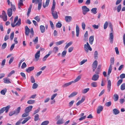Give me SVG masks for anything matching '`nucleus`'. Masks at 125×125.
I'll return each instance as SVG.
<instances>
[{
    "label": "nucleus",
    "instance_id": "nucleus-1",
    "mask_svg": "<svg viewBox=\"0 0 125 125\" xmlns=\"http://www.w3.org/2000/svg\"><path fill=\"white\" fill-rule=\"evenodd\" d=\"M55 3L53 0V4L51 8L52 14L54 19H57L58 18V15L57 12L55 11H54V10L55 7Z\"/></svg>",
    "mask_w": 125,
    "mask_h": 125
},
{
    "label": "nucleus",
    "instance_id": "nucleus-2",
    "mask_svg": "<svg viewBox=\"0 0 125 125\" xmlns=\"http://www.w3.org/2000/svg\"><path fill=\"white\" fill-rule=\"evenodd\" d=\"M18 16H16L14 18L13 23V22H11V25L12 27H14L16 26H20V25L21 21V20L20 19H19L17 22L15 24H14L15 23L16 21H18Z\"/></svg>",
    "mask_w": 125,
    "mask_h": 125
},
{
    "label": "nucleus",
    "instance_id": "nucleus-3",
    "mask_svg": "<svg viewBox=\"0 0 125 125\" xmlns=\"http://www.w3.org/2000/svg\"><path fill=\"white\" fill-rule=\"evenodd\" d=\"M21 109V107H19L16 109V110L12 111L10 112L9 114V116H11L13 115H17L20 113Z\"/></svg>",
    "mask_w": 125,
    "mask_h": 125
},
{
    "label": "nucleus",
    "instance_id": "nucleus-4",
    "mask_svg": "<svg viewBox=\"0 0 125 125\" xmlns=\"http://www.w3.org/2000/svg\"><path fill=\"white\" fill-rule=\"evenodd\" d=\"M84 49L86 53L88 52L89 50L91 51L92 50L88 42H87L86 44H85L84 45Z\"/></svg>",
    "mask_w": 125,
    "mask_h": 125
},
{
    "label": "nucleus",
    "instance_id": "nucleus-5",
    "mask_svg": "<svg viewBox=\"0 0 125 125\" xmlns=\"http://www.w3.org/2000/svg\"><path fill=\"white\" fill-rule=\"evenodd\" d=\"M113 28L111 29L110 33L109 34V39L110 40V43L111 44L113 43V42L114 35L113 34Z\"/></svg>",
    "mask_w": 125,
    "mask_h": 125
},
{
    "label": "nucleus",
    "instance_id": "nucleus-6",
    "mask_svg": "<svg viewBox=\"0 0 125 125\" xmlns=\"http://www.w3.org/2000/svg\"><path fill=\"white\" fill-rule=\"evenodd\" d=\"M82 13L84 15H85L87 13L90 11V9L86 6H83L82 7Z\"/></svg>",
    "mask_w": 125,
    "mask_h": 125
},
{
    "label": "nucleus",
    "instance_id": "nucleus-7",
    "mask_svg": "<svg viewBox=\"0 0 125 125\" xmlns=\"http://www.w3.org/2000/svg\"><path fill=\"white\" fill-rule=\"evenodd\" d=\"M40 51H38L35 54V57L36 61H37L39 59L40 55Z\"/></svg>",
    "mask_w": 125,
    "mask_h": 125
},
{
    "label": "nucleus",
    "instance_id": "nucleus-8",
    "mask_svg": "<svg viewBox=\"0 0 125 125\" xmlns=\"http://www.w3.org/2000/svg\"><path fill=\"white\" fill-rule=\"evenodd\" d=\"M33 106L31 105L27 107L25 110V112L28 113L31 110Z\"/></svg>",
    "mask_w": 125,
    "mask_h": 125
},
{
    "label": "nucleus",
    "instance_id": "nucleus-9",
    "mask_svg": "<svg viewBox=\"0 0 125 125\" xmlns=\"http://www.w3.org/2000/svg\"><path fill=\"white\" fill-rule=\"evenodd\" d=\"M65 19L66 22H69L72 21V18L71 16H66L65 17Z\"/></svg>",
    "mask_w": 125,
    "mask_h": 125
},
{
    "label": "nucleus",
    "instance_id": "nucleus-10",
    "mask_svg": "<svg viewBox=\"0 0 125 125\" xmlns=\"http://www.w3.org/2000/svg\"><path fill=\"white\" fill-rule=\"evenodd\" d=\"M99 77V75L97 74H94L92 78V80L94 81H96L98 80Z\"/></svg>",
    "mask_w": 125,
    "mask_h": 125
},
{
    "label": "nucleus",
    "instance_id": "nucleus-11",
    "mask_svg": "<svg viewBox=\"0 0 125 125\" xmlns=\"http://www.w3.org/2000/svg\"><path fill=\"white\" fill-rule=\"evenodd\" d=\"M30 29L28 28L27 26H25V33L26 35L28 36L29 32H30Z\"/></svg>",
    "mask_w": 125,
    "mask_h": 125
},
{
    "label": "nucleus",
    "instance_id": "nucleus-12",
    "mask_svg": "<svg viewBox=\"0 0 125 125\" xmlns=\"http://www.w3.org/2000/svg\"><path fill=\"white\" fill-rule=\"evenodd\" d=\"M111 86V82L110 80H109L107 84V91L109 92L110 90Z\"/></svg>",
    "mask_w": 125,
    "mask_h": 125
},
{
    "label": "nucleus",
    "instance_id": "nucleus-13",
    "mask_svg": "<svg viewBox=\"0 0 125 125\" xmlns=\"http://www.w3.org/2000/svg\"><path fill=\"white\" fill-rule=\"evenodd\" d=\"M103 108V107L101 105L99 106L97 108V113L99 114L102 111Z\"/></svg>",
    "mask_w": 125,
    "mask_h": 125
},
{
    "label": "nucleus",
    "instance_id": "nucleus-14",
    "mask_svg": "<svg viewBox=\"0 0 125 125\" xmlns=\"http://www.w3.org/2000/svg\"><path fill=\"white\" fill-rule=\"evenodd\" d=\"M80 30L79 27L77 25H76V36L77 37H78L79 33Z\"/></svg>",
    "mask_w": 125,
    "mask_h": 125
},
{
    "label": "nucleus",
    "instance_id": "nucleus-15",
    "mask_svg": "<svg viewBox=\"0 0 125 125\" xmlns=\"http://www.w3.org/2000/svg\"><path fill=\"white\" fill-rule=\"evenodd\" d=\"M94 36H90L89 39V42L92 45L93 44V42L94 41Z\"/></svg>",
    "mask_w": 125,
    "mask_h": 125
},
{
    "label": "nucleus",
    "instance_id": "nucleus-16",
    "mask_svg": "<svg viewBox=\"0 0 125 125\" xmlns=\"http://www.w3.org/2000/svg\"><path fill=\"white\" fill-rule=\"evenodd\" d=\"M3 82L4 83H11V82L10 81V79L7 78H4L3 79Z\"/></svg>",
    "mask_w": 125,
    "mask_h": 125
},
{
    "label": "nucleus",
    "instance_id": "nucleus-17",
    "mask_svg": "<svg viewBox=\"0 0 125 125\" xmlns=\"http://www.w3.org/2000/svg\"><path fill=\"white\" fill-rule=\"evenodd\" d=\"M7 14L9 17H10L12 14V11L11 9H8L7 10Z\"/></svg>",
    "mask_w": 125,
    "mask_h": 125
},
{
    "label": "nucleus",
    "instance_id": "nucleus-18",
    "mask_svg": "<svg viewBox=\"0 0 125 125\" xmlns=\"http://www.w3.org/2000/svg\"><path fill=\"white\" fill-rule=\"evenodd\" d=\"M40 29L42 33H43L45 32V28L44 26L41 25L40 26Z\"/></svg>",
    "mask_w": 125,
    "mask_h": 125
},
{
    "label": "nucleus",
    "instance_id": "nucleus-19",
    "mask_svg": "<svg viewBox=\"0 0 125 125\" xmlns=\"http://www.w3.org/2000/svg\"><path fill=\"white\" fill-rule=\"evenodd\" d=\"M113 97V99L115 102L117 101L118 99L119 96L118 94H114Z\"/></svg>",
    "mask_w": 125,
    "mask_h": 125
},
{
    "label": "nucleus",
    "instance_id": "nucleus-20",
    "mask_svg": "<svg viewBox=\"0 0 125 125\" xmlns=\"http://www.w3.org/2000/svg\"><path fill=\"white\" fill-rule=\"evenodd\" d=\"M50 1V0H46L45 4L44 3L43 4V6L44 8H45L46 7L48 6Z\"/></svg>",
    "mask_w": 125,
    "mask_h": 125
},
{
    "label": "nucleus",
    "instance_id": "nucleus-21",
    "mask_svg": "<svg viewBox=\"0 0 125 125\" xmlns=\"http://www.w3.org/2000/svg\"><path fill=\"white\" fill-rule=\"evenodd\" d=\"M32 4H31L30 6L28 9L27 14V16L28 17L29 16V14L31 12V10L32 8Z\"/></svg>",
    "mask_w": 125,
    "mask_h": 125
},
{
    "label": "nucleus",
    "instance_id": "nucleus-22",
    "mask_svg": "<svg viewBox=\"0 0 125 125\" xmlns=\"http://www.w3.org/2000/svg\"><path fill=\"white\" fill-rule=\"evenodd\" d=\"M81 75H78L76 78V79L74 80L73 81H72L73 82V83H75L77 82L80 79H81Z\"/></svg>",
    "mask_w": 125,
    "mask_h": 125
},
{
    "label": "nucleus",
    "instance_id": "nucleus-23",
    "mask_svg": "<svg viewBox=\"0 0 125 125\" xmlns=\"http://www.w3.org/2000/svg\"><path fill=\"white\" fill-rule=\"evenodd\" d=\"M113 113L115 115L119 114L120 112L116 108H115L113 110Z\"/></svg>",
    "mask_w": 125,
    "mask_h": 125
},
{
    "label": "nucleus",
    "instance_id": "nucleus-24",
    "mask_svg": "<svg viewBox=\"0 0 125 125\" xmlns=\"http://www.w3.org/2000/svg\"><path fill=\"white\" fill-rule=\"evenodd\" d=\"M73 83V82L71 81L69 83H65L63 84L62 86L63 87H65L71 84L72 83Z\"/></svg>",
    "mask_w": 125,
    "mask_h": 125
},
{
    "label": "nucleus",
    "instance_id": "nucleus-25",
    "mask_svg": "<svg viewBox=\"0 0 125 125\" xmlns=\"http://www.w3.org/2000/svg\"><path fill=\"white\" fill-rule=\"evenodd\" d=\"M34 69V66L30 67L26 69V71L28 72H30L33 70Z\"/></svg>",
    "mask_w": 125,
    "mask_h": 125
},
{
    "label": "nucleus",
    "instance_id": "nucleus-26",
    "mask_svg": "<svg viewBox=\"0 0 125 125\" xmlns=\"http://www.w3.org/2000/svg\"><path fill=\"white\" fill-rule=\"evenodd\" d=\"M97 9L96 8H93L91 10V12L92 13H93L94 14H95L97 13Z\"/></svg>",
    "mask_w": 125,
    "mask_h": 125
},
{
    "label": "nucleus",
    "instance_id": "nucleus-27",
    "mask_svg": "<svg viewBox=\"0 0 125 125\" xmlns=\"http://www.w3.org/2000/svg\"><path fill=\"white\" fill-rule=\"evenodd\" d=\"M90 90V89L89 88H85L82 90V93L85 94L86 93Z\"/></svg>",
    "mask_w": 125,
    "mask_h": 125
},
{
    "label": "nucleus",
    "instance_id": "nucleus-28",
    "mask_svg": "<svg viewBox=\"0 0 125 125\" xmlns=\"http://www.w3.org/2000/svg\"><path fill=\"white\" fill-rule=\"evenodd\" d=\"M97 64L98 63L97 61L96 60H95V61H94L92 65L93 67L96 68V67L97 65Z\"/></svg>",
    "mask_w": 125,
    "mask_h": 125
},
{
    "label": "nucleus",
    "instance_id": "nucleus-29",
    "mask_svg": "<svg viewBox=\"0 0 125 125\" xmlns=\"http://www.w3.org/2000/svg\"><path fill=\"white\" fill-rule=\"evenodd\" d=\"M84 36V40L85 41H86L88 37V32L87 31L85 32Z\"/></svg>",
    "mask_w": 125,
    "mask_h": 125
},
{
    "label": "nucleus",
    "instance_id": "nucleus-30",
    "mask_svg": "<svg viewBox=\"0 0 125 125\" xmlns=\"http://www.w3.org/2000/svg\"><path fill=\"white\" fill-rule=\"evenodd\" d=\"M77 94V92H73L69 96V97L70 98L73 97L76 95Z\"/></svg>",
    "mask_w": 125,
    "mask_h": 125
},
{
    "label": "nucleus",
    "instance_id": "nucleus-31",
    "mask_svg": "<svg viewBox=\"0 0 125 125\" xmlns=\"http://www.w3.org/2000/svg\"><path fill=\"white\" fill-rule=\"evenodd\" d=\"M112 69V64H110V66L109 67L108 71V75H109L110 73H111Z\"/></svg>",
    "mask_w": 125,
    "mask_h": 125
},
{
    "label": "nucleus",
    "instance_id": "nucleus-32",
    "mask_svg": "<svg viewBox=\"0 0 125 125\" xmlns=\"http://www.w3.org/2000/svg\"><path fill=\"white\" fill-rule=\"evenodd\" d=\"M73 42H70L68 43L65 46L64 48L65 49H67L72 44Z\"/></svg>",
    "mask_w": 125,
    "mask_h": 125
},
{
    "label": "nucleus",
    "instance_id": "nucleus-33",
    "mask_svg": "<svg viewBox=\"0 0 125 125\" xmlns=\"http://www.w3.org/2000/svg\"><path fill=\"white\" fill-rule=\"evenodd\" d=\"M91 85L93 87H96L97 86V83L96 82H94L92 83L91 84Z\"/></svg>",
    "mask_w": 125,
    "mask_h": 125
},
{
    "label": "nucleus",
    "instance_id": "nucleus-34",
    "mask_svg": "<svg viewBox=\"0 0 125 125\" xmlns=\"http://www.w3.org/2000/svg\"><path fill=\"white\" fill-rule=\"evenodd\" d=\"M10 107V106L9 105L6 107H3V108H4V111L5 110V112L6 113L8 112Z\"/></svg>",
    "mask_w": 125,
    "mask_h": 125
},
{
    "label": "nucleus",
    "instance_id": "nucleus-35",
    "mask_svg": "<svg viewBox=\"0 0 125 125\" xmlns=\"http://www.w3.org/2000/svg\"><path fill=\"white\" fill-rule=\"evenodd\" d=\"M63 121L62 119H61V120H58L57 123L56 124L58 125H60L63 124Z\"/></svg>",
    "mask_w": 125,
    "mask_h": 125
},
{
    "label": "nucleus",
    "instance_id": "nucleus-36",
    "mask_svg": "<svg viewBox=\"0 0 125 125\" xmlns=\"http://www.w3.org/2000/svg\"><path fill=\"white\" fill-rule=\"evenodd\" d=\"M30 33L31 34L30 35V37L31 38L33 37L34 35V31L32 28H31V29Z\"/></svg>",
    "mask_w": 125,
    "mask_h": 125
},
{
    "label": "nucleus",
    "instance_id": "nucleus-37",
    "mask_svg": "<svg viewBox=\"0 0 125 125\" xmlns=\"http://www.w3.org/2000/svg\"><path fill=\"white\" fill-rule=\"evenodd\" d=\"M11 8L10 9H11L12 10H13V11H15L16 9L15 6L11 4Z\"/></svg>",
    "mask_w": 125,
    "mask_h": 125
},
{
    "label": "nucleus",
    "instance_id": "nucleus-38",
    "mask_svg": "<svg viewBox=\"0 0 125 125\" xmlns=\"http://www.w3.org/2000/svg\"><path fill=\"white\" fill-rule=\"evenodd\" d=\"M39 118V116L38 114H36L34 116V121H36L38 120Z\"/></svg>",
    "mask_w": 125,
    "mask_h": 125
},
{
    "label": "nucleus",
    "instance_id": "nucleus-39",
    "mask_svg": "<svg viewBox=\"0 0 125 125\" xmlns=\"http://www.w3.org/2000/svg\"><path fill=\"white\" fill-rule=\"evenodd\" d=\"M7 90L5 88L3 90H2L0 92L1 94L2 95H4L7 92Z\"/></svg>",
    "mask_w": 125,
    "mask_h": 125
},
{
    "label": "nucleus",
    "instance_id": "nucleus-40",
    "mask_svg": "<svg viewBox=\"0 0 125 125\" xmlns=\"http://www.w3.org/2000/svg\"><path fill=\"white\" fill-rule=\"evenodd\" d=\"M64 42V40H62L56 42V45L58 46L62 43Z\"/></svg>",
    "mask_w": 125,
    "mask_h": 125
},
{
    "label": "nucleus",
    "instance_id": "nucleus-41",
    "mask_svg": "<svg viewBox=\"0 0 125 125\" xmlns=\"http://www.w3.org/2000/svg\"><path fill=\"white\" fill-rule=\"evenodd\" d=\"M49 123L48 121H46L43 122L41 124V125H47Z\"/></svg>",
    "mask_w": 125,
    "mask_h": 125
},
{
    "label": "nucleus",
    "instance_id": "nucleus-42",
    "mask_svg": "<svg viewBox=\"0 0 125 125\" xmlns=\"http://www.w3.org/2000/svg\"><path fill=\"white\" fill-rule=\"evenodd\" d=\"M50 54L49 53H48L43 58L42 60L43 61H45L47 58L50 56Z\"/></svg>",
    "mask_w": 125,
    "mask_h": 125
},
{
    "label": "nucleus",
    "instance_id": "nucleus-43",
    "mask_svg": "<svg viewBox=\"0 0 125 125\" xmlns=\"http://www.w3.org/2000/svg\"><path fill=\"white\" fill-rule=\"evenodd\" d=\"M58 50V47L56 46L54 47L53 48V51L55 53L57 52Z\"/></svg>",
    "mask_w": 125,
    "mask_h": 125
},
{
    "label": "nucleus",
    "instance_id": "nucleus-44",
    "mask_svg": "<svg viewBox=\"0 0 125 125\" xmlns=\"http://www.w3.org/2000/svg\"><path fill=\"white\" fill-rule=\"evenodd\" d=\"M23 2H21V1H20L19 2L18 4V6L19 8L20 9L21 8V6L23 5Z\"/></svg>",
    "mask_w": 125,
    "mask_h": 125
},
{
    "label": "nucleus",
    "instance_id": "nucleus-45",
    "mask_svg": "<svg viewBox=\"0 0 125 125\" xmlns=\"http://www.w3.org/2000/svg\"><path fill=\"white\" fill-rule=\"evenodd\" d=\"M62 26V24L61 22H58L56 25V27L57 28H60Z\"/></svg>",
    "mask_w": 125,
    "mask_h": 125
},
{
    "label": "nucleus",
    "instance_id": "nucleus-46",
    "mask_svg": "<svg viewBox=\"0 0 125 125\" xmlns=\"http://www.w3.org/2000/svg\"><path fill=\"white\" fill-rule=\"evenodd\" d=\"M35 102L34 100H29L27 101V103L29 104H32L34 103Z\"/></svg>",
    "mask_w": 125,
    "mask_h": 125
},
{
    "label": "nucleus",
    "instance_id": "nucleus-47",
    "mask_svg": "<svg viewBox=\"0 0 125 125\" xmlns=\"http://www.w3.org/2000/svg\"><path fill=\"white\" fill-rule=\"evenodd\" d=\"M114 61H115L114 58V57L111 58L110 60V62H111L110 64H112H112L113 65L114 63Z\"/></svg>",
    "mask_w": 125,
    "mask_h": 125
},
{
    "label": "nucleus",
    "instance_id": "nucleus-48",
    "mask_svg": "<svg viewBox=\"0 0 125 125\" xmlns=\"http://www.w3.org/2000/svg\"><path fill=\"white\" fill-rule=\"evenodd\" d=\"M121 89L122 90H123L125 89V83H123L121 85Z\"/></svg>",
    "mask_w": 125,
    "mask_h": 125
},
{
    "label": "nucleus",
    "instance_id": "nucleus-49",
    "mask_svg": "<svg viewBox=\"0 0 125 125\" xmlns=\"http://www.w3.org/2000/svg\"><path fill=\"white\" fill-rule=\"evenodd\" d=\"M111 101H109L108 102H106L105 104V105L109 107L111 106Z\"/></svg>",
    "mask_w": 125,
    "mask_h": 125
},
{
    "label": "nucleus",
    "instance_id": "nucleus-50",
    "mask_svg": "<svg viewBox=\"0 0 125 125\" xmlns=\"http://www.w3.org/2000/svg\"><path fill=\"white\" fill-rule=\"evenodd\" d=\"M15 73V71L12 70L11 71L8 75V77H10L12 74L14 73Z\"/></svg>",
    "mask_w": 125,
    "mask_h": 125
},
{
    "label": "nucleus",
    "instance_id": "nucleus-51",
    "mask_svg": "<svg viewBox=\"0 0 125 125\" xmlns=\"http://www.w3.org/2000/svg\"><path fill=\"white\" fill-rule=\"evenodd\" d=\"M108 22L107 21H106L105 22L104 24V29H106L108 25Z\"/></svg>",
    "mask_w": 125,
    "mask_h": 125
},
{
    "label": "nucleus",
    "instance_id": "nucleus-52",
    "mask_svg": "<svg viewBox=\"0 0 125 125\" xmlns=\"http://www.w3.org/2000/svg\"><path fill=\"white\" fill-rule=\"evenodd\" d=\"M121 8V4L119 5L117 7V11L118 12H119Z\"/></svg>",
    "mask_w": 125,
    "mask_h": 125
},
{
    "label": "nucleus",
    "instance_id": "nucleus-53",
    "mask_svg": "<svg viewBox=\"0 0 125 125\" xmlns=\"http://www.w3.org/2000/svg\"><path fill=\"white\" fill-rule=\"evenodd\" d=\"M98 54L97 51H95L94 54V57L95 58H97L98 57Z\"/></svg>",
    "mask_w": 125,
    "mask_h": 125
},
{
    "label": "nucleus",
    "instance_id": "nucleus-54",
    "mask_svg": "<svg viewBox=\"0 0 125 125\" xmlns=\"http://www.w3.org/2000/svg\"><path fill=\"white\" fill-rule=\"evenodd\" d=\"M123 82V80L121 79L118 81L117 83V85L119 86Z\"/></svg>",
    "mask_w": 125,
    "mask_h": 125
},
{
    "label": "nucleus",
    "instance_id": "nucleus-55",
    "mask_svg": "<svg viewBox=\"0 0 125 125\" xmlns=\"http://www.w3.org/2000/svg\"><path fill=\"white\" fill-rule=\"evenodd\" d=\"M7 46V43H4L1 46V48L2 49H5Z\"/></svg>",
    "mask_w": 125,
    "mask_h": 125
},
{
    "label": "nucleus",
    "instance_id": "nucleus-56",
    "mask_svg": "<svg viewBox=\"0 0 125 125\" xmlns=\"http://www.w3.org/2000/svg\"><path fill=\"white\" fill-rule=\"evenodd\" d=\"M29 115V114L27 112H25L22 115V117H25L28 116Z\"/></svg>",
    "mask_w": 125,
    "mask_h": 125
},
{
    "label": "nucleus",
    "instance_id": "nucleus-57",
    "mask_svg": "<svg viewBox=\"0 0 125 125\" xmlns=\"http://www.w3.org/2000/svg\"><path fill=\"white\" fill-rule=\"evenodd\" d=\"M27 66L25 62L23 63L21 66V68L22 69H24Z\"/></svg>",
    "mask_w": 125,
    "mask_h": 125
},
{
    "label": "nucleus",
    "instance_id": "nucleus-58",
    "mask_svg": "<svg viewBox=\"0 0 125 125\" xmlns=\"http://www.w3.org/2000/svg\"><path fill=\"white\" fill-rule=\"evenodd\" d=\"M82 27L83 30H84L85 29V24L84 22H83L82 23Z\"/></svg>",
    "mask_w": 125,
    "mask_h": 125
},
{
    "label": "nucleus",
    "instance_id": "nucleus-59",
    "mask_svg": "<svg viewBox=\"0 0 125 125\" xmlns=\"http://www.w3.org/2000/svg\"><path fill=\"white\" fill-rule=\"evenodd\" d=\"M40 110V108L39 107L36 110H35L33 113V115H34L38 113Z\"/></svg>",
    "mask_w": 125,
    "mask_h": 125
},
{
    "label": "nucleus",
    "instance_id": "nucleus-60",
    "mask_svg": "<svg viewBox=\"0 0 125 125\" xmlns=\"http://www.w3.org/2000/svg\"><path fill=\"white\" fill-rule=\"evenodd\" d=\"M2 18L3 19L4 21H6L7 20V15L4 16H2Z\"/></svg>",
    "mask_w": 125,
    "mask_h": 125
},
{
    "label": "nucleus",
    "instance_id": "nucleus-61",
    "mask_svg": "<svg viewBox=\"0 0 125 125\" xmlns=\"http://www.w3.org/2000/svg\"><path fill=\"white\" fill-rule=\"evenodd\" d=\"M31 83H34L35 82V80L33 76H31Z\"/></svg>",
    "mask_w": 125,
    "mask_h": 125
},
{
    "label": "nucleus",
    "instance_id": "nucleus-62",
    "mask_svg": "<svg viewBox=\"0 0 125 125\" xmlns=\"http://www.w3.org/2000/svg\"><path fill=\"white\" fill-rule=\"evenodd\" d=\"M38 41V38L37 37H36L35 39L33 40V41L35 43H37Z\"/></svg>",
    "mask_w": 125,
    "mask_h": 125
},
{
    "label": "nucleus",
    "instance_id": "nucleus-63",
    "mask_svg": "<svg viewBox=\"0 0 125 125\" xmlns=\"http://www.w3.org/2000/svg\"><path fill=\"white\" fill-rule=\"evenodd\" d=\"M34 19L38 22H39L40 21V18L39 16H36L34 18Z\"/></svg>",
    "mask_w": 125,
    "mask_h": 125
},
{
    "label": "nucleus",
    "instance_id": "nucleus-64",
    "mask_svg": "<svg viewBox=\"0 0 125 125\" xmlns=\"http://www.w3.org/2000/svg\"><path fill=\"white\" fill-rule=\"evenodd\" d=\"M38 86L37 84L35 83H34L33 85L32 88L34 89H36L37 87Z\"/></svg>",
    "mask_w": 125,
    "mask_h": 125
}]
</instances>
